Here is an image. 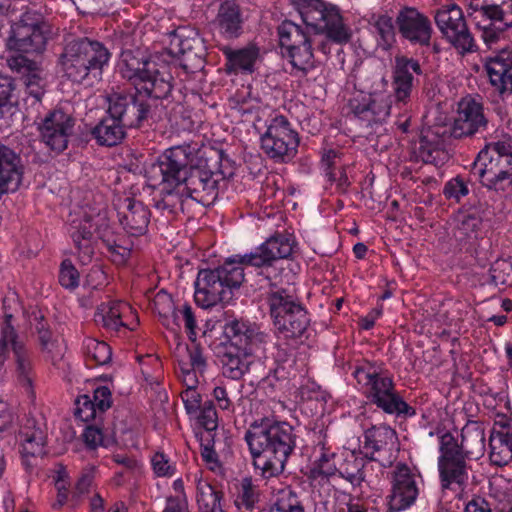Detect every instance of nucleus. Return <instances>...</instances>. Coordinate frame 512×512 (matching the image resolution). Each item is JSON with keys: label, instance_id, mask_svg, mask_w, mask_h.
Instances as JSON below:
<instances>
[{"label": "nucleus", "instance_id": "obj_15", "mask_svg": "<svg viewBox=\"0 0 512 512\" xmlns=\"http://www.w3.org/2000/svg\"><path fill=\"white\" fill-rule=\"evenodd\" d=\"M181 167L183 173L179 174L180 182L191 203L196 202L204 206L214 202L218 195L219 175L202 165H188L187 154Z\"/></svg>", "mask_w": 512, "mask_h": 512}, {"label": "nucleus", "instance_id": "obj_6", "mask_svg": "<svg viewBox=\"0 0 512 512\" xmlns=\"http://www.w3.org/2000/svg\"><path fill=\"white\" fill-rule=\"evenodd\" d=\"M353 376L359 384L367 387L370 402L385 413L396 416L415 414V410L394 390L392 379L382 374L380 366L364 361L355 367Z\"/></svg>", "mask_w": 512, "mask_h": 512}, {"label": "nucleus", "instance_id": "obj_26", "mask_svg": "<svg viewBox=\"0 0 512 512\" xmlns=\"http://www.w3.org/2000/svg\"><path fill=\"white\" fill-rule=\"evenodd\" d=\"M6 63L13 73L21 76L29 95L40 100L44 94V89L41 77L42 70L39 64L21 54L7 57Z\"/></svg>", "mask_w": 512, "mask_h": 512}, {"label": "nucleus", "instance_id": "obj_45", "mask_svg": "<svg viewBox=\"0 0 512 512\" xmlns=\"http://www.w3.org/2000/svg\"><path fill=\"white\" fill-rule=\"evenodd\" d=\"M271 512H305L302 501L290 487L278 491Z\"/></svg>", "mask_w": 512, "mask_h": 512}, {"label": "nucleus", "instance_id": "obj_31", "mask_svg": "<svg viewBox=\"0 0 512 512\" xmlns=\"http://www.w3.org/2000/svg\"><path fill=\"white\" fill-rule=\"evenodd\" d=\"M397 443L395 430L386 425L372 426L364 434L363 448L366 450L368 462L378 460L375 453L388 452L394 449Z\"/></svg>", "mask_w": 512, "mask_h": 512}, {"label": "nucleus", "instance_id": "obj_49", "mask_svg": "<svg viewBox=\"0 0 512 512\" xmlns=\"http://www.w3.org/2000/svg\"><path fill=\"white\" fill-rule=\"evenodd\" d=\"M85 349L87 356L94 360L96 364L104 365L111 360V348L103 341L89 339L85 344Z\"/></svg>", "mask_w": 512, "mask_h": 512}, {"label": "nucleus", "instance_id": "obj_47", "mask_svg": "<svg viewBox=\"0 0 512 512\" xmlns=\"http://www.w3.org/2000/svg\"><path fill=\"white\" fill-rule=\"evenodd\" d=\"M186 357L178 359V365H187L189 369L199 372L200 376H203L207 368V360L203 354V350L200 345L196 342H191V345H185Z\"/></svg>", "mask_w": 512, "mask_h": 512}, {"label": "nucleus", "instance_id": "obj_34", "mask_svg": "<svg viewBox=\"0 0 512 512\" xmlns=\"http://www.w3.org/2000/svg\"><path fill=\"white\" fill-rule=\"evenodd\" d=\"M126 312H131V307L127 303L111 301L103 303L97 308L94 320L107 329L118 331L120 327L129 328L128 325L122 321V317L125 316Z\"/></svg>", "mask_w": 512, "mask_h": 512}, {"label": "nucleus", "instance_id": "obj_1", "mask_svg": "<svg viewBox=\"0 0 512 512\" xmlns=\"http://www.w3.org/2000/svg\"><path fill=\"white\" fill-rule=\"evenodd\" d=\"M255 470L264 479L282 474L296 447L294 428L284 421L268 418L254 421L244 435Z\"/></svg>", "mask_w": 512, "mask_h": 512}, {"label": "nucleus", "instance_id": "obj_43", "mask_svg": "<svg viewBox=\"0 0 512 512\" xmlns=\"http://www.w3.org/2000/svg\"><path fill=\"white\" fill-rule=\"evenodd\" d=\"M312 42V39L309 38L304 44L294 46L286 51L294 68L306 72L314 67Z\"/></svg>", "mask_w": 512, "mask_h": 512}, {"label": "nucleus", "instance_id": "obj_23", "mask_svg": "<svg viewBox=\"0 0 512 512\" xmlns=\"http://www.w3.org/2000/svg\"><path fill=\"white\" fill-rule=\"evenodd\" d=\"M212 24L222 38L238 39L244 33L245 17L242 8L235 0L221 1Z\"/></svg>", "mask_w": 512, "mask_h": 512}, {"label": "nucleus", "instance_id": "obj_14", "mask_svg": "<svg viewBox=\"0 0 512 512\" xmlns=\"http://www.w3.org/2000/svg\"><path fill=\"white\" fill-rule=\"evenodd\" d=\"M444 38L462 55L475 52L477 45L465 21L462 9L449 4L438 9L434 16Z\"/></svg>", "mask_w": 512, "mask_h": 512}, {"label": "nucleus", "instance_id": "obj_59", "mask_svg": "<svg viewBox=\"0 0 512 512\" xmlns=\"http://www.w3.org/2000/svg\"><path fill=\"white\" fill-rule=\"evenodd\" d=\"M97 143L102 146H115L125 137L124 130H89Z\"/></svg>", "mask_w": 512, "mask_h": 512}, {"label": "nucleus", "instance_id": "obj_12", "mask_svg": "<svg viewBox=\"0 0 512 512\" xmlns=\"http://www.w3.org/2000/svg\"><path fill=\"white\" fill-rule=\"evenodd\" d=\"M438 471L441 487L449 490H462L468 481L467 456L457 439L449 432L440 438Z\"/></svg>", "mask_w": 512, "mask_h": 512}, {"label": "nucleus", "instance_id": "obj_52", "mask_svg": "<svg viewBox=\"0 0 512 512\" xmlns=\"http://www.w3.org/2000/svg\"><path fill=\"white\" fill-rule=\"evenodd\" d=\"M174 307L172 297L165 291L161 290L154 296L153 308L162 318V323L166 327H170L169 315Z\"/></svg>", "mask_w": 512, "mask_h": 512}, {"label": "nucleus", "instance_id": "obj_16", "mask_svg": "<svg viewBox=\"0 0 512 512\" xmlns=\"http://www.w3.org/2000/svg\"><path fill=\"white\" fill-rule=\"evenodd\" d=\"M488 149H482L473 163L483 186L490 190L505 192L512 187V155L489 156Z\"/></svg>", "mask_w": 512, "mask_h": 512}, {"label": "nucleus", "instance_id": "obj_53", "mask_svg": "<svg viewBox=\"0 0 512 512\" xmlns=\"http://www.w3.org/2000/svg\"><path fill=\"white\" fill-rule=\"evenodd\" d=\"M194 416L197 418L198 423L207 431H213L218 426L217 412L212 401H205L198 414Z\"/></svg>", "mask_w": 512, "mask_h": 512}, {"label": "nucleus", "instance_id": "obj_10", "mask_svg": "<svg viewBox=\"0 0 512 512\" xmlns=\"http://www.w3.org/2000/svg\"><path fill=\"white\" fill-rule=\"evenodd\" d=\"M10 351L15 359V372L19 384L33 393L35 370L32 352L20 338L14 325V316L5 311L0 325V367L8 360Z\"/></svg>", "mask_w": 512, "mask_h": 512}, {"label": "nucleus", "instance_id": "obj_51", "mask_svg": "<svg viewBox=\"0 0 512 512\" xmlns=\"http://www.w3.org/2000/svg\"><path fill=\"white\" fill-rule=\"evenodd\" d=\"M75 125V119L62 108H56L49 112L43 119L42 128H72Z\"/></svg>", "mask_w": 512, "mask_h": 512}, {"label": "nucleus", "instance_id": "obj_33", "mask_svg": "<svg viewBox=\"0 0 512 512\" xmlns=\"http://www.w3.org/2000/svg\"><path fill=\"white\" fill-rule=\"evenodd\" d=\"M29 323L37 334L38 342L42 352L49 355L51 359L60 355L58 339L51 330V325L41 310H34L29 316Z\"/></svg>", "mask_w": 512, "mask_h": 512}, {"label": "nucleus", "instance_id": "obj_60", "mask_svg": "<svg viewBox=\"0 0 512 512\" xmlns=\"http://www.w3.org/2000/svg\"><path fill=\"white\" fill-rule=\"evenodd\" d=\"M241 393V389L237 393L229 391L226 386L219 385L213 389V397L221 410L233 412L234 404L233 398Z\"/></svg>", "mask_w": 512, "mask_h": 512}, {"label": "nucleus", "instance_id": "obj_21", "mask_svg": "<svg viewBox=\"0 0 512 512\" xmlns=\"http://www.w3.org/2000/svg\"><path fill=\"white\" fill-rule=\"evenodd\" d=\"M418 496L415 475L410 468L398 463L393 472L392 491L388 496L390 512H400L410 507Z\"/></svg>", "mask_w": 512, "mask_h": 512}, {"label": "nucleus", "instance_id": "obj_20", "mask_svg": "<svg viewBox=\"0 0 512 512\" xmlns=\"http://www.w3.org/2000/svg\"><path fill=\"white\" fill-rule=\"evenodd\" d=\"M223 346H231L245 351L253 352L267 342V334L255 324L248 321L233 319L224 324Z\"/></svg>", "mask_w": 512, "mask_h": 512}, {"label": "nucleus", "instance_id": "obj_38", "mask_svg": "<svg viewBox=\"0 0 512 512\" xmlns=\"http://www.w3.org/2000/svg\"><path fill=\"white\" fill-rule=\"evenodd\" d=\"M73 228H75V231L71 233V237L78 250L79 260L82 264H88L94 255L92 225L86 220L84 223L73 226Z\"/></svg>", "mask_w": 512, "mask_h": 512}, {"label": "nucleus", "instance_id": "obj_27", "mask_svg": "<svg viewBox=\"0 0 512 512\" xmlns=\"http://www.w3.org/2000/svg\"><path fill=\"white\" fill-rule=\"evenodd\" d=\"M22 176L23 166L19 155L0 144V199L4 194L19 188Z\"/></svg>", "mask_w": 512, "mask_h": 512}, {"label": "nucleus", "instance_id": "obj_18", "mask_svg": "<svg viewBox=\"0 0 512 512\" xmlns=\"http://www.w3.org/2000/svg\"><path fill=\"white\" fill-rule=\"evenodd\" d=\"M296 247L291 235L277 233L268 238L254 252L240 258V264L253 267H269L280 259L289 258Z\"/></svg>", "mask_w": 512, "mask_h": 512}, {"label": "nucleus", "instance_id": "obj_32", "mask_svg": "<svg viewBox=\"0 0 512 512\" xmlns=\"http://www.w3.org/2000/svg\"><path fill=\"white\" fill-rule=\"evenodd\" d=\"M490 460L496 466L507 465L512 460V421L500 424L489 438Z\"/></svg>", "mask_w": 512, "mask_h": 512}, {"label": "nucleus", "instance_id": "obj_36", "mask_svg": "<svg viewBox=\"0 0 512 512\" xmlns=\"http://www.w3.org/2000/svg\"><path fill=\"white\" fill-rule=\"evenodd\" d=\"M487 120L483 113V107L474 99H462L458 105V116L455 119L454 128H479L486 126Z\"/></svg>", "mask_w": 512, "mask_h": 512}, {"label": "nucleus", "instance_id": "obj_3", "mask_svg": "<svg viewBox=\"0 0 512 512\" xmlns=\"http://www.w3.org/2000/svg\"><path fill=\"white\" fill-rule=\"evenodd\" d=\"M184 160L185 149L175 147L168 150L154 167L161 176L160 192L154 199V207L165 217H174L179 212L185 213L191 203L178 176L183 173L181 167Z\"/></svg>", "mask_w": 512, "mask_h": 512}, {"label": "nucleus", "instance_id": "obj_5", "mask_svg": "<svg viewBox=\"0 0 512 512\" xmlns=\"http://www.w3.org/2000/svg\"><path fill=\"white\" fill-rule=\"evenodd\" d=\"M244 281V269L240 261L227 260L215 269L199 271L195 282V302L202 308H210L218 303H228L233 289Z\"/></svg>", "mask_w": 512, "mask_h": 512}, {"label": "nucleus", "instance_id": "obj_19", "mask_svg": "<svg viewBox=\"0 0 512 512\" xmlns=\"http://www.w3.org/2000/svg\"><path fill=\"white\" fill-rule=\"evenodd\" d=\"M396 25L400 35L412 45H430L433 33L431 21L416 8L401 9L396 17Z\"/></svg>", "mask_w": 512, "mask_h": 512}, {"label": "nucleus", "instance_id": "obj_54", "mask_svg": "<svg viewBox=\"0 0 512 512\" xmlns=\"http://www.w3.org/2000/svg\"><path fill=\"white\" fill-rule=\"evenodd\" d=\"M59 283L66 289H75L79 285V273L69 259L61 263Z\"/></svg>", "mask_w": 512, "mask_h": 512}, {"label": "nucleus", "instance_id": "obj_40", "mask_svg": "<svg viewBox=\"0 0 512 512\" xmlns=\"http://www.w3.org/2000/svg\"><path fill=\"white\" fill-rule=\"evenodd\" d=\"M351 108L356 117L366 122L367 126L382 124L389 111L386 106L378 104L376 101L369 99L367 103L354 105L351 102Z\"/></svg>", "mask_w": 512, "mask_h": 512}, {"label": "nucleus", "instance_id": "obj_46", "mask_svg": "<svg viewBox=\"0 0 512 512\" xmlns=\"http://www.w3.org/2000/svg\"><path fill=\"white\" fill-rule=\"evenodd\" d=\"M259 489L254 484L251 477H244L241 480L240 488L236 500V504L240 508H245L248 511H253L256 504L259 502Z\"/></svg>", "mask_w": 512, "mask_h": 512}, {"label": "nucleus", "instance_id": "obj_24", "mask_svg": "<svg viewBox=\"0 0 512 512\" xmlns=\"http://www.w3.org/2000/svg\"><path fill=\"white\" fill-rule=\"evenodd\" d=\"M485 70L492 86L500 93H512V49L504 48L485 59Z\"/></svg>", "mask_w": 512, "mask_h": 512}, {"label": "nucleus", "instance_id": "obj_62", "mask_svg": "<svg viewBox=\"0 0 512 512\" xmlns=\"http://www.w3.org/2000/svg\"><path fill=\"white\" fill-rule=\"evenodd\" d=\"M181 399L189 415L198 414L202 404V397L196 389H185L181 392Z\"/></svg>", "mask_w": 512, "mask_h": 512}, {"label": "nucleus", "instance_id": "obj_8", "mask_svg": "<svg viewBox=\"0 0 512 512\" xmlns=\"http://www.w3.org/2000/svg\"><path fill=\"white\" fill-rule=\"evenodd\" d=\"M267 300L273 325L279 336L285 339L302 338L307 332L310 318L297 296L281 288L272 291Z\"/></svg>", "mask_w": 512, "mask_h": 512}, {"label": "nucleus", "instance_id": "obj_9", "mask_svg": "<svg viewBox=\"0 0 512 512\" xmlns=\"http://www.w3.org/2000/svg\"><path fill=\"white\" fill-rule=\"evenodd\" d=\"M468 15L481 30V38L491 48L512 28V0H469Z\"/></svg>", "mask_w": 512, "mask_h": 512}, {"label": "nucleus", "instance_id": "obj_39", "mask_svg": "<svg viewBox=\"0 0 512 512\" xmlns=\"http://www.w3.org/2000/svg\"><path fill=\"white\" fill-rule=\"evenodd\" d=\"M279 43L285 51L294 46L304 44L310 37L309 33L302 26L290 21L284 20L277 28Z\"/></svg>", "mask_w": 512, "mask_h": 512}, {"label": "nucleus", "instance_id": "obj_2", "mask_svg": "<svg viewBox=\"0 0 512 512\" xmlns=\"http://www.w3.org/2000/svg\"><path fill=\"white\" fill-rule=\"evenodd\" d=\"M120 72L132 81L136 90L154 99H166L173 88L169 71L158 67L153 59H147L140 51L125 50L121 54Z\"/></svg>", "mask_w": 512, "mask_h": 512}, {"label": "nucleus", "instance_id": "obj_44", "mask_svg": "<svg viewBox=\"0 0 512 512\" xmlns=\"http://www.w3.org/2000/svg\"><path fill=\"white\" fill-rule=\"evenodd\" d=\"M197 504L201 512H223L221 508L222 492L215 490L208 483H200L197 487Z\"/></svg>", "mask_w": 512, "mask_h": 512}, {"label": "nucleus", "instance_id": "obj_41", "mask_svg": "<svg viewBox=\"0 0 512 512\" xmlns=\"http://www.w3.org/2000/svg\"><path fill=\"white\" fill-rule=\"evenodd\" d=\"M366 460L363 457H358L352 453L349 457L345 458L344 462L338 467L337 473L353 486H360L365 481V466Z\"/></svg>", "mask_w": 512, "mask_h": 512}, {"label": "nucleus", "instance_id": "obj_50", "mask_svg": "<svg viewBox=\"0 0 512 512\" xmlns=\"http://www.w3.org/2000/svg\"><path fill=\"white\" fill-rule=\"evenodd\" d=\"M75 416L83 422H90L101 418L102 414H99L90 396L81 395L76 400Z\"/></svg>", "mask_w": 512, "mask_h": 512}, {"label": "nucleus", "instance_id": "obj_29", "mask_svg": "<svg viewBox=\"0 0 512 512\" xmlns=\"http://www.w3.org/2000/svg\"><path fill=\"white\" fill-rule=\"evenodd\" d=\"M413 73H422L419 62L405 56L395 58L393 70V90L397 101L405 102L411 95L413 88Z\"/></svg>", "mask_w": 512, "mask_h": 512}, {"label": "nucleus", "instance_id": "obj_25", "mask_svg": "<svg viewBox=\"0 0 512 512\" xmlns=\"http://www.w3.org/2000/svg\"><path fill=\"white\" fill-rule=\"evenodd\" d=\"M150 216L148 207L133 198H125L118 208L119 222L132 236H140L147 231Z\"/></svg>", "mask_w": 512, "mask_h": 512}, {"label": "nucleus", "instance_id": "obj_22", "mask_svg": "<svg viewBox=\"0 0 512 512\" xmlns=\"http://www.w3.org/2000/svg\"><path fill=\"white\" fill-rule=\"evenodd\" d=\"M261 149L276 162H288L297 153L299 138L294 130H266L261 136Z\"/></svg>", "mask_w": 512, "mask_h": 512}, {"label": "nucleus", "instance_id": "obj_42", "mask_svg": "<svg viewBox=\"0 0 512 512\" xmlns=\"http://www.w3.org/2000/svg\"><path fill=\"white\" fill-rule=\"evenodd\" d=\"M100 238L111 261L117 265H124L131 254V248L125 244L126 240L123 237H116L110 231H105Z\"/></svg>", "mask_w": 512, "mask_h": 512}, {"label": "nucleus", "instance_id": "obj_61", "mask_svg": "<svg viewBox=\"0 0 512 512\" xmlns=\"http://www.w3.org/2000/svg\"><path fill=\"white\" fill-rule=\"evenodd\" d=\"M469 189L465 181L457 176L448 181L443 189V194L447 199H455L456 201H460V199L466 195H468Z\"/></svg>", "mask_w": 512, "mask_h": 512}, {"label": "nucleus", "instance_id": "obj_30", "mask_svg": "<svg viewBox=\"0 0 512 512\" xmlns=\"http://www.w3.org/2000/svg\"><path fill=\"white\" fill-rule=\"evenodd\" d=\"M253 352L231 346H223L218 352L222 375L232 380H240L249 370Z\"/></svg>", "mask_w": 512, "mask_h": 512}, {"label": "nucleus", "instance_id": "obj_58", "mask_svg": "<svg viewBox=\"0 0 512 512\" xmlns=\"http://www.w3.org/2000/svg\"><path fill=\"white\" fill-rule=\"evenodd\" d=\"M194 44H199V39H179L178 50L174 51L169 49L168 51L169 54H171L173 57H183L180 65L185 70L189 69L188 61L192 58V56L196 55V53L193 52Z\"/></svg>", "mask_w": 512, "mask_h": 512}, {"label": "nucleus", "instance_id": "obj_63", "mask_svg": "<svg viewBox=\"0 0 512 512\" xmlns=\"http://www.w3.org/2000/svg\"><path fill=\"white\" fill-rule=\"evenodd\" d=\"M94 405H96L99 414H103L112 405L111 391L108 387L100 386L94 390L93 398H91Z\"/></svg>", "mask_w": 512, "mask_h": 512}, {"label": "nucleus", "instance_id": "obj_35", "mask_svg": "<svg viewBox=\"0 0 512 512\" xmlns=\"http://www.w3.org/2000/svg\"><path fill=\"white\" fill-rule=\"evenodd\" d=\"M20 435L23 440L21 454L24 458V464L26 467H29L31 464L28 461V457L45 454V435L41 428L35 427L34 421H28L27 425L21 430Z\"/></svg>", "mask_w": 512, "mask_h": 512}, {"label": "nucleus", "instance_id": "obj_11", "mask_svg": "<svg viewBox=\"0 0 512 512\" xmlns=\"http://www.w3.org/2000/svg\"><path fill=\"white\" fill-rule=\"evenodd\" d=\"M49 25L41 14L28 11L11 26L6 45L16 54H40L45 50Z\"/></svg>", "mask_w": 512, "mask_h": 512}, {"label": "nucleus", "instance_id": "obj_4", "mask_svg": "<svg viewBox=\"0 0 512 512\" xmlns=\"http://www.w3.org/2000/svg\"><path fill=\"white\" fill-rule=\"evenodd\" d=\"M306 28L316 34H325L327 40L319 43L318 48L325 55L330 53L329 41L343 45L351 40L352 32L344 24L337 6L322 0H293Z\"/></svg>", "mask_w": 512, "mask_h": 512}, {"label": "nucleus", "instance_id": "obj_48", "mask_svg": "<svg viewBox=\"0 0 512 512\" xmlns=\"http://www.w3.org/2000/svg\"><path fill=\"white\" fill-rule=\"evenodd\" d=\"M336 458L337 453L326 443H321L320 456L316 465L318 473L326 477L334 476L338 471Z\"/></svg>", "mask_w": 512, "mask_h": 512}, {"label": "nucleus", "instance_id": "obj_55", "mask_svg": "<svg viewBox=\"0 0 512 512\" xmlns=\"http://www.w3.org/2000/svg\"><path fill=\"white\" fill-rule=\"evenodd\" d=\"M15 89L13 78L0 74V115L12 108V94Z\"/></svg>", "mask_w": 512, "mask_h": 512}, {"label": "nucleus", "instance_id": "obj_13", "mask_svg": "<svg viewBox=\"0 0 512 512\" xmlns=\"http://www.w3.org/2000/svg\"><path fill=\"white\" fill-rule=\"evenodd\" d=\"M108 117L100 119L93 128H138L145 124L150 106L137 97L129 103L127 97L118 93L107 96Z\"/></svg>", "mask_w": 512, "mask_h": 512}, {"label": "nucleus", "instance_id": "obj_64", "mask_svg": "<svg viewBox=\"0 0 512 512\" xmlns=\"http://www.w3.org/2000/svg\"><path fill=\"white\" fill-rule=\"evenodd\" d=\"M85 444L90 449H95L99 445L106 446L101 429L97 425H89L83 433Z\"/></svg>", "mask_w": 512, "mask_h": 512}, {"label": "nucleus", "instance_id": "obj_7", "mask_svg": "<svg viewBox=\"0 0 512 512\" xmlns=\"http://www.w3.org/2000/svg\"><path fill=\"white\" fill-rule=\"evenodd\" d=\"M109 58L110 53L101 42L81 38L66 45L59 62L69 79L81 83L91 73L100 75Z\"/></svg>", "mask_w": 512, "mask_h": 512}, {"label": "nucleus", "instance_id": "obj_17", "mask_svg": "<svg viewBox=\"0 0 512 512\" xmlns=\"http://www.w3.org/2000/svg\"><path fill=\"white\" fill-rule=\"evenodd\" d=\"M410 131L414 133L410 143L412 153L416 159H419L424 163L437 165L439 162H443L446 157L445 145L447 139L450 137H470L476 130H467L460 133H457L458 130H444L441 134L436 130Z\"/></svg>", "mask_w": 512, "mask_h": 512}, {"label": "nucleus", "instance_id": "obj_28", "mask_svg": "<svg viewBox=\"0 0 512 512\" xmlns=\"http://www.w3.org/2000/svg\"><path fill=\"white\" fill-rule=\"evenodd\" d=\"M221 51L226 59L225 71L229 75L252 74L256 69V62L260 58V49L253 43L240 49L224 46Z\"/></svg>", "mask_w": 512, "mask_h": 512}, {"label": "nucleus", "instance_id": "obj_57", "mask_svg": "<svg viewBox=\"0 0 512 512\" xmlns=\"http://www.w3.org/2000/svg\"><path fill=\"white\" fill-rule=\"evenodd\" d=\"M67 130H44L43 142L53 151L61 152L68 144Z\"/></svg>", "mask_w": 512, "mask_h": 512}, {"label": "nucleus", "instance_id": "obj_37", "mask_svg": "<svg viewBox=\"0 0 512 512\" xmlns=\"http://www.w3.org/2000/svg\"><path fill=\"white\" fill-rule=\"evenodd\" d=\"M462 441L459 444L466 454L478 455L483 454L485 450V432L482 424L478 422L467 423L461 431Z\"/></svg>", "mask_w": 512, "mask_h": 512}, {"label": "nucleus", "instance_id": "obj_56", "mask_svg": "<svg viewBox=\"0 0 512 512\" xmlns=\"http://www.w3.org/2000/svg\"><path fill=\"white\" fill-rule=\"evenodd\" d=\"M384 45H390L394 41L395 30L393 20L387 15H381L373 25Z\"/></svg>", "mask_w": 512, "mask_h": 512}]
</instances>
